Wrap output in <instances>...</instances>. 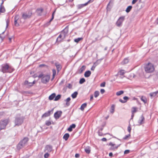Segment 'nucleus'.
Instances as JSON below:
<instances>
[{
	"label": "nucleus",
	"mask_w": 158,
	"mask_h": 158,
	"mask_svg": "<svg viewBox=\"0 0 158 158\" xmlns=\"http://www.w3.org/2000/svg\"><path fill=\"white\" fill-rule=\"evenodd\" d=\"M87 5V3H85V4H81L78 5V7L79 9H81L84 6Z\"/></svg>",
	"instance_id": "obj_26"
},
{
	"label": "nucleus",
	"mask_w": 158,
	"mask_h": 158,
	"mask_svg": "<svg viewBox=\"0 0 158 158\" xmlns=\"http://www.w3.org/2000/svg\"><path fill=\"white\" fill-rule=\"evenodd\" d=\"M52 112V110H49L46 112L42 115L41 118H43L49 116Z\"/></svg>",
	"instance_id": "obj_12"
},
{
	"label": "nucleus",
	"mask_w": 158,
	"mask_h": 158,
	"mask_svg": "<svg viewBox=\"0 0 158 158\" xmlns=\"http://www.w3.org/2000/svg\"><path fill=\"white\" fill-rule=\"evenodd\" d=\"M120 145H118L116 146L115 144H114L110 142L109 144V146H110L111 147L109 148V150L111 151H115L117 149L118 147Z\"/></svg>",
	"instance_id": "obj_9"
},
{
	"label": "nucleus",
	"mask_w": 158,
	"mask_h": 158,
	"mask_svg": "<svg viewBox=\"0 0 158 158\" xmlns=\"http://www.w3.org/2000/svg\"><path fill=\"white\" fill-rule=\"evenodd\" d=\"M9 20H6V27H7L8 26V25H9Z\"/></svg>",
	"instance_id": "obj_59"
},
{
	"label": "nucleus",
	"mask_w": 158,
	"mask_h": 158,
	"mask_svg": "<svg viewBox=\"0 0 158 158\" xmlns=\"http://www.w3.org/2000/svg\"><path fill=\"white\" fill-rule=\"evenodd\" d=\"M138 0H133L132 3L133 4H135Z\"/></svg>",
	"instance_id": "obj_58"
},
{
	"label": "nucleus",
	"mask_w": 158,
	"mask_h": 158,
	"mask_svg": "<svg viewBox=\"0 0 158 158\" xmlns=\"http://www.w3.org/2000/svg\"><path fill=\"white\" fill-rule=\"evenodd\" d=\"M125 16H122L118 18L116 23L117 26L120 27L122 26L123 23L125 19Z\"/></svg>",
	"instance_id": "obj_8"
},
{
	"label": "nucleus",
	"mask_w": 158,
	"mask_h": 158,
	"mask_svg": "<svg viewBox=\"0 0 158 158\" xmlns=\"http://www.w3.org/2000/svg\"><path fill=\"white\" fill-rule=\"evenodd\" d=\"M1 68L0 71L3 73H11L14 70V68L7 63L2 64Z\"/></svg>",
	"instance_id": "obj_1"
},
{
	"label": "nucleus",
	"mask_w": 158,
	"mask_h": 158,
	"mask_svg": "<svg viewBox=\"0 0 158 158\" xmlns=\"http://www.w3.org/2000/svg\"><path fill=\"white\" fill-rule=\"evenodd\" d=\"M45 149L48 152H50L52 150V146L50 145H47L45 147Z\"/></svg>",
	"instance_id": "obj_15"
},
{
	"label": "nucleus",
	"mask_w": 158,
	"mask_h": 158,
	"mask_svg": "<svg viewBox=\"0 0 158 158\" xmlns=\"http://www.w3.org/2000/svg\"><path fill=\"white\" fill-rule=\"evenodd\" d=\"M23 118L20 114L17 115L15 117L14 121L15 126H19L22 124L23 122Z\"/></svg>",
	"instance_id": "obj_4"
},
{
	"label": "nucleus",
	"mask_w": 158,
	"mask_h": 158,
	"mask_svg": "<svg viewBox=\"0 0 158 158\" xmlns=\"http://www.w3.org/2000/svg\"><path fill=\"white\" fill-rule=\"evenodd\" d=\"M94 1V0H89L86 3H87V5H88L89 3L93 2Z\"/></svg>",
	"instance_id": "obj_57"
},
{
	"label": "nucleus",
	"mask_w": 158,
	"mask_h": 158,
	"mask_svg": "<svg viewBox=\"0 0 158 158\" xmlns=\"http://www.w3.org/2000/svg\"><path fill=\"white\" fill-rule=\"evenodd\" d=\"M144 118L143 115H142L138 121V123L139 125H141L144 123Z\"/></svg>",
	"instance_id": "obj_13"
},
{
	"label": "nucleus",
	"mask_w": 158,
	"mask_h": 158,
	"mask_svg": "<svg viewBox=\"0 0 158 158\" xmlns=\"http://www.w3.org/2000/svg\"><path fill=\"white\" fill-rule=\"evenodd\" d=\"M79 155L78 154H76L75 155V157L76 158L79 157Z\"/></svg>",
	"instance_id": "obj_62"
},
{
	"label": "nucleus",
	"mask_w": 158,
	"mask_h": 158,
	"mask_svg": "<svg viewBox=\"0 0 158 158\" xmlns=\"http://www.w3.org/2000/svg\"><path fill=\"white\" fill-rule=\"evenodd\" d=\"M105 82H103L102 83H101L100 84V86L101 87H104L105 86Z\"/></svg>",
	"instance_id": "obj_49"
},
{
	"label": "nucleus",
	"mask_w": 158,
	"mask_h": 158,
	"mask_svg": "<svg viewBox=\"0 0 158 158\" xmlns=\"http://www.w3.org/2000/svg\"><path fill=\"white\" fill-rule=\"evenodd\" d=\"M104 59L103 58H101L100 59H99V60H97V61L94 63V64H96V65L97 66L98 64V62H101V61Z\"/></svg>",
	"instance_id": "obj_42"
},
{
	"label": "nucleus",
	"mask_w": 158,
	"mask_h": 158,
	"mask_svg": "<svg viewBox=\"0 0 158 158\" xmlns=\"http://www.w3.org/2000/svg\"><path fill=\"white\" fill-rule=\"evenodd\" d=\"M4 1L3 0H0V2H1L0 6V13H4L5 11V9L3 5Z\"/></svg>",
	"instance_id": "obj_10"
},
{
	"label": "nucleus",
	"mask_w": 158,
	"mask_h": 158,
	"mask_svg": "<svg viewBox=\"0 0 158 158\" xmlns=\"http://www.w3.org/2000/svg\"><path fill=\"white\" fill-rule=\"evenodd\" d=\"M144 69L146 73H151L153 72L154 67L153 64L149 62L145 65Z\"/></svg>",
	"instance_id": "obj_3"
},
{
	"label": "nucleus",
	"mask_w": 158,
	"mask_h": 158,
	"mask_svg": "<svg viewBox=\"0 0 158 158\" xmlns=\"http://www.w3.org/2000/svg\"><path fill=\"white\" fill-rule=\"evenodd\" d=\"M52 73H53V74H52V77H53V78H52V79H53L54 77H55L56 75V70L55 69H53L52 70Z\"/></svg>",
	"instance_id": "obj_38"
},
{
	"label": "nucleus",
	"mask_w": 158,
	"mask_h": 158,
	"mask_svg": "<svg viewBox=\"0 0 158 158\" xmlns=\"http://www.w3.org/2000/svg\"><path fill=\"white\" fill-rule=\"evenodd\" d=\"M130 136V133L127 135H126L123 138L124 139H126L128 138L129 136Z\"/></svg>",
	"instance_id": "obj_48"
},
{
	"label": "nucleus",
	"mask_w": 158,
	"mask_h": 158,
	"mask_svg": "<svg viewBox=\"0 0 158 158\" xmlns=\"http://www.w3.org/2000/svg\"><path fill=\"white\" fill-rule=\"evenodd\" d=\"M132 8V6H129L127 7V9L126 10V11L127 13L129 12Z\"/></svg>",
	"instance_id": "obj_33"
},
{
	"label": "nucleus",
	"mask_w": 158,
	"mask_h": 158,
	"mask_svg": "<svg viewBox=\"0 0 158 158\" xmlns=\"http://www.w3.org/2000/svg\"><path fill=\"white\" fill-rule=\"evenodd\" d=\"M61 95L58 94L57 96H56L54 99V101H57L58 100L61 98Z\"/></svg>",
	"instance_id": "obj_34"
},
{
	"label": "nucleus",
	"mask_w": 158,
	"mask_h": 158,
	"mask_svg": "<svg viewBox=\"0 0 158 158\" xmlns=\"http://www.w3.org/2000/svg\"><path fill=\"white\" fill-rule=\"evenodd\" d=\"M141 100L143 101L144 103H147V99L145 97L142 96L141 98Z\"/></svg>",
	"instance_id": "obj_37"
},
{
	"label": "nucleus",
	"mask_w": 158,
	"mask_h": 158,
	"mask_svg": "<svg viewBox=\"0 0 158 158\" xmlns=\"http://www.w3.org/2000/svg\"><path fill=\"white\" fill-rule=\"evenodd\" d=\"M85 81V79L84 78H82L80 79L79 81V83L82 84Z\"/></svg>",
	"instance_id": "obj_40"
},
{
	"label": "nucleus",
	"mask_w": 158,
	"mask_h": 158,
	"mask_svg": "<svg viewBox=\"0 0 158 158\" xmlns=\"http://www.w3.org/2000/svg\"><path fill=\"white\" fill-rule=\"evenodd\" d=\"M82 38H77L76 39L74 40V41L75 42L78 43L80 40H82Z\"/></svg>",
	"instance_id": "obj_41"
},
{
	"label": "nucleus",
	"mask_w": 158,
	"mask_h": 158,
	"mask_svg": "<svg viewBox=\"0 0 158 158\" xmlns=\"http://www.w3.org/2000/svg\"><path fill=\"white\" fill-rule=\"evenodd\" d=\"M68 87L69 89H71L72 87V85L70 84H69Z\"/></svg>",
	"instance_id": "obj_55"
},
{
	"label": "nucleus",
	"mask_w": 158,
	"mask_h": 158,
	"mask_svg": "<svg viewBox=\"0 0 158 158\" xmlns=\"http://www.w3.org/2000/svg\"><path fill=\"white\" fill-rule=\"evenodd\" d=\"M71 100V98L70 97H69L65 99L64 101L66 102V105L67 106H69L70 105L69 101Z\"/></svg>",
	"instance_id": "obj_23"
},
{
	"label": "nucleus",
	"mask_w": 158,
	"mask_h": 158,
	"mask_svg": "<svg viewBox=\"0 0 158 158\" xmlns=\"http://www.w3.org/2000/svg\"><path fill=\"white\" fill-rule=\"evenodd\" d=\"M98 134L99 135V136H102L103 134L102 132H101L99 131L98 132Z\"/></svg>",
	"instance_id": "obj_54"
},
{
	"label": "nucleus",
	"mask_w": 158,
	"mask_h": 158,
	"mask_svg": "<svg viewBox=\"0 0 158 158\" xmlns=\"http://www.w3.org/2000/svg\"><path fill=\"white\" fill-rule=\"evenodd\" d=\"M95 68L94 67L92 66V67L91 68V69L92 70L94 71L95 69Z\"/></svg>",
	"instance_id": "obj_64"
},
{
	"label": "nucleus",
	"mask_w": 158,
	"mask_h": 158,
	"mask_svg": "<svg viewBox=\"0 0 158 158\" xmlns=\"http://www.w3.org/2000/svg\"><path fill=\"white\" fill-rule=\"evenodd\" d=\"M100 92L102 94H103L105 92V90L104 89H101L100 90Z\"/></svg>",
	"instance_id": "obj_56"
},
{
	"label": "nucleus",
	"mask_w": 158,
	"mask_h": 158,
	"mask_svg": "<svg viewBox=\"0 0 158 158\" xmlns=\"http://www.w3.org/2000/svg\"><path fill=\"white\" fill-rule=\"evenodd\" d=\"M94 96L95 98L97 97L99 94V92L98 91H96L94 92Z\"/></svg>",
	"instance_id": "obj_35"
},
{
	"label": "nucleus",
	"mask_w": 158,
	"mask_h": 158,
	"mask_svg": "<svg viewBox=\"0 0 158 158\" xmlns=\"http://www.w3.org/2000/svg\"><path fill=\"white\" fill-rule=\"evenodd\" d=\"M130 152V151L129 150H126L124 152V154H128Z\"/></svg>",
	"instance_id": "obj_50"
},
{
	"label": "nucleus",
	"mask_w": 158,
	"mask_h": 158,
	"mask_svg": "<svg viewBox=\"0 0 158 158\" xmlns=\"http://www.w3.org/2000/svg\"><path fill=\"white\" fill-rule=\"evenodd\" d=\"M124 70H121L118 72V73L120 75H123L125 73Z\"/></svg>",
	"instance_id": "obj_39"
},
{
	"label": "nucleus",
	"mask_w": 158,
	"mask_h": 158,
	"mask_svg": "<svg viewBox=\"0 0 158 158\" xmlns=\"http://www.w3.org/2000/svg\"><path fill=\"white\" fill-rule=\"evenodd\" d=\"M69 135L68 133H66L65 134L63 137V138L64 139H65V140L66 141L68 140L69 138Z\"/></svg>",
	"instance_id": "obj_24"
},
{
	"label": "nucleus",
	"mask_w": 158,
	"mask_h": 158,
	"mask_svg": "<svg viewBox=\"0 0 158 158\" xmlns=\"http://www.w3.org/2000/svg\"><path fill=\"white\" fill-rule=\"evenodd\" d=\"M68 32V28H65L61 32H63L64 34H66V35H67Z\"/></svg>",
	"instance_id": "obj_31"
},
{
	"label": "nucleus",
	"mask_w": 158,
	"mask_h": 158,
	"mask_svg": "<svg viewBox=\"0 0 158 158\" xmlns=\"http://www.w3.org/2000/svg\"><path fill=\"white\" fill-rule=\"evenodd\" d=\"M18 15L15 16L14 18V24L17 27L18 26H19V23L17 22V21L18 20Z\"/></svg>",
	"instance_id": "obj_16"
},
{
	"label": "nucleus",
	"mask_w": 158,
	"mask_h": 158,
	"mask_svg": "<svg viewBox=\"0 0 158 158\" xmlns=\"http://www.w3.org/2000/svg\"><path fill=\"white\" fill-rule=\"evenodd\" d=\"M158 94V91H156L155 92L150 93L149 95L152 98L156 97Z\"/></svg>",
	"instance_id": "obj_17"
},
{
	"label": "nucleus",
	"mask_w": 158,
	"mask_h": 158,
	"mask_svg": "<svg viewBox=\"0 0 158 158\" xmlns=\"http://www.w3.org/2000/svg\"><path fill=\"white\" fill-rule=\"evenodd\" d=\"M60 34L61 35V36L62 37V38H63L64 39L65 38V37L67 36V35L65 34H64L63 32H61Z\"/></svg>",
	"instance_id": "obj_45"
},
{
	"label": "nucleus",
	"mask_w": 158,
	"mask_h": 158,
	"mask_svg": "<svg viewBox=\"0 0 158 158\" xmlns=\"http://www.w3.org/2000/svg\"><path fill=\"white\" fill-rule=\"evenodd\" d=\"M64 39L63 38H62L61 35L60 34L56 39V41L60 42L62 41Z\"/></svg>",
	"instance_id": "obj_21"
},
{
	"label": "nucleus",
	"mask_w": 158,
	"mask_h": 158,
	"mask_svg": "<svg viewBox=\"0 0 158 158\" xmlns=\"http://www.w3.org/2000/svg\"><path fill=\"white\" fill-rule=\"evenodd\" d=\"M129 62L128 59L127 58H125L124 60L122 61V64H124L127 63Z\"/></svg>",
	"instance_id": "obj_29"
},
{
	"label": "nucleus",
	"mask_w": 158,
	"mask_h": 158,
	"mask_svg": "<svg viewBox=\"0 0 158 158\" xmlns=\"http://www.w3.org/2000/svg\"><path fill=\"white\" fill-rule=\"evenodd\" d=\"M62 112L61 111H57L54 114V118L56 119H58L61 116Z\"/></svg>",
	"instance_id": "obj_11"
},
{
	"label": "nucleus",
	"mask_w": 158,
	"mask_h": 158,
	"mask_svg": "<svg viewBox=\"0 0 158 158\" xmlns=\"http://www.w3.org/2000/svg\"><path fill=\"white\" fill-rule=\"evenodd\" d=\"M55 65L56 67L57 72L59 73V72L61 70L62 68L60 64L57 63H56L55 64Z\"/></svg>",
	"instance_id": "obj_14"
},
{
	"label": "nucleus",
	"mask_w": 158,
	"mask_h": 158,
	"mask_svg": "<svg viewBox=\"0 0 158 158\" xmlns=\"http://www.w3.org/2000/svg\"><path fill=\"white\" fill-rule=\"evenodd\" d=\"M101 140L103 141H106L107 139L105 138H103Z\"/></svg>",
	"instance_id": "obj_61"
},
{
	"label": "nucleus",
	"mask_w": 158,
	"mask_h": 158,
	"mask_svg": "<svg viewBox=\"0 0 158 158\" xmlns=\"http://www.w3.org/2000/svg\"><path fill=\"white\" fill-rule=\"evenodd\" d=\"M49 154L48 153H46L44 155V156L45 158H48L49 156Z\"/></svg>",
	"instance_id": "obj_46"
},
{
	"label": "nucleus",
	"mask_w": 158,
	"mask_h": 158,
	"mask_svg": "<svg viewBox=\"0 0 158 158\" xmlns=\"http://www.w3.org/2000/svg\"><path fill=\"white\" fill-rule=\"evenodd\" d=\"M45 124L48 126H50L51 124V122L47 120Z\"/></svg>",
	"instance_id": "obj_43"
},
{
	"label": "nucleus",
	"mask_w": 158,
	"mask_h": 158,
	"mask_svg": "<svg viewBox=\"0 0 158 158\" xmlns=\"http://www.w3.org/2000/svg\"><path fill=\"white\" fill-rule=\"evenodd\" d=\"M127 130L129 133H130L131 130V125L130 124H129V126L128 127Z\"/></svg>",
	"instance_id": "obj_44"
},
{
	"label": "nucleus",
	"mask_w": 158,
	"mask_h": 158,
	"mask_svg": "<svg viewBox=\"0 0 158 158\" xmlns=\"http://www.w3.org/2000/svg\"><path fill=\"white\" fill-rule=\"evenodd\" d=\"M132 108L133 109V110L132 111V114H133L136 111V108L135 107H133Z\"/></svg>",
	"instance_id": "obj_47"
},
{
	"label": "nucleus",
	"mask_w": 158,
	"mask_h": 158,
	"mask_svg": "<svg viewBox=\"0 0 158 158\" xmlns=\"http://www.w3.org/2000/svg\"><path fill=\"white\" fill-rule=\"evenodd\" d=\"M114 105H112L111 107V109L110 110V113L112 114H113L114 113Z\"/></svg>",
	"instance_id": "obj_30"
},
{
	"label": "nucleus",
	"mask_w": 158,
	"mask_h": 158,
	"mask_svg": "<svg viewBox=\"0 0 158 158\" xmlns=\"http://www.w3.org/2000/svg\"><path fill=\"white\" fill-rule=\"evenodd\" d=\"M93 99V95L92 94L90 95V100L92 101Z\"/></svg>",
	"instance_id": "obj_60"
},
{
	"label": "nucleus",
	"mask_w": 158,
	"mask_h": 158,
	"mask_svg": "<svg viewBox=\"0 0 158 158\" xmlns=\"http://www.w3.org/2000/svg\"><path fill=\"white\" fill-rule=\"evenodd\" d=\"M28 141V139L27 137L24 138L18 144L17 146L18 149H20L25 146L27 144Z\"/></svg>",
	"instance_id": "obj_5"
},
{
	"label": "nucleus",
	"mask_w": 158,
	"mask_h": 158,
	"mask_svg": "<svg viewBox=\"0 0 158 158\" xmlns=\"http://www.w3.org/2000/svg\"><path fill=\"white\" fill-rule=\"evenodd\" d=\"M76 127V125L74 124H73L70 125L68 129V131L71 132L72 131L73 128H74Z\"/></svg>",
	"instance_id": "obj_19"
},
{
	"label": "nucleus",
	"mask_w": 158,
	"mask_h": 158,
	"mask_svg": "<svg viewBox=\"0 0 158 158\" xmlns=\"http://www.w3.org/2000/svg\"><path fill=\"white\" fill-rule=\"evenodd\" d=\"M77 91H75L74 92L73 94H72L71 95V96L73 98H75L77 97Z\"/></svg>",
	"instance_id": "obj_28"
},
{
	"label": "nucleus",
	"mask_w": 158,
	"mask_h": 158,
	"mask_svg": "<svg viewBox=\"0 0 158 158\" xmlns=\"http://www.w3.org/2000/svg\"><path fill=\"white\" fill-rule=\"evenodd\" d=\"M9 120L8 119H6L0 121V131L5 129L6 126L8 123Z\"/></svg>",
	"instance_id": "obj_7"
},
{
	"label": "nucleus",
	"mask_w": 158,
	"mask_h": 158,
	"mask_svg": "<svg viewBox=\"0 0 158 158\" xmlns=\"http://www.w3.org/2000/svg\"><path fill=\"white\" fill-rule=\"evenodd\" d=\"M56 97V94L53 93L49 97V99L50 100H52Z\"/></svg>",
	"instance_id": "obj_25"
},
{
	"label": "nucleus",
	"mask_w": 158,
	"mask_h": 158,
	"mask_svg": "<svg viewBox=\"0 0 158 158\" xmlns=\"http://www.w3.org/2000/svg\"><path fill=\"white\" fill-rule=\"evenodd\" d=\"M91 73V72L90 71H86L85 73L84 76L85 77H88L90 76Z\"/></svg>",
	"instance_id": "obj_22"
},
{
	"label": "nucleus",
	"mask_w": 158,
	"mask_h": 158,
	"mask_svg": "<svg viewBox=\"0 0 158 158\" xmlns=\"http://www.w3.org/2000/svg\"><path fill=\"white\" fill-rule=\"evenodd\" d=\"M39 78H41V81L44 84H46L48 82L50 79V76L48 75H44L41 73L38 76Z\"/></svg>",
	"instance_id": "obj_2"
},
{
	"label": "nucleus",
	"mask_w": 158,
	"mask_h": 158,
	"mask_svg": "<svg viewBox=\"0 0 158 158\" xmlns=\"http://www.w3.org/2000/svg\"><path fill=\"white\" fill-rule=\"evenodd\" d=\"M86 106H87V104L86 103H83L81 105V107H80V109L82 111H83L84 108L86 107Z\"/></svg>",
	"instance_id": "obj_27"
},
{
	"label": "nucleus",
	"mask_w": 158,
	"mask_h": 158,
	"mask_svg": "<svg viewBox=\"0 0 158 158\" xmlns=\"http://www.w3.org/2000/svg\"><path fill=\"white\" fill-rule=\"evenodd\" d=\"M113 154L112 152H110L109 154V156L110 157H112L113 156Z\"/></svg>",
	"instance_id": "obj_63"
},
{
	"label": "nucleus",
	"mask_w": 158,
	"mask_h": 158,
	"mask_svg": "<svg viewBox=\"0 0 158 158\" xmlns=\"http://www.w3.org/2000/svg\"><path fill=\"white\" fill-rule=\"evenodd\" d=\"M124 93V91L123 90H120L119 91H118L116 92V95L117 96H119L122 94H123Z\"/></svg>",
	"instance_id": "obj_36"
},
{
	"label": "nucleus",
	"mask_w": 158,
	"mask_h": 158,
	"mask_svg": "<svg viewBox=\"0 0 158 158\" xmlns=\"http://www.w3.org/2000/svg\"><path fill=\"white\" fill-rule=\"evenodd\" d=\"M123 98L124 100V101H127V100L129 99V98L127 96H125Z\"/></svg>",
	"instance_id": "obj_52"
},
{
	"label": "nucleus",
	"mask_w": 158,
	"mask_h": 158,
	"mask_svg": "<svg viewBox=\"0 0 158 158\" xmlns=\"http://www.w3.org/2000/svg\"><path fill=\"white\" fill-rule=\"evenodd\" d=\"M43 11V9L42 8L38 9L36 10V12L39 15H41Z\"/></svg>",
	"instance_id": "obj_20"
},
{
	"label": "nucleus",
	"mask_w": 158,
	"mask_h": 158,
	"mask_svg": "<svg viewBox=\"0 0 158 158\" xmlns=\"http://www.w3.org/2000/svg\"><path fill=\"white\" fill-rule=\"evenodd\" d=\"M85 152L87 154L90 153V150L89 147H87L85 149Z\"/></svg>",
	"instance_id": "obj_32"
},
{
	"label": "nucleus",
	"mask_w": 158,
	"mask_h": 158,
	"mask_svg": "<svg viewBox=\"0 0 158 158\" xmlns=\"http://www.w3.org/2000/svg\"><path fill=\"white\" fill-rule=\"evenodd\" d=\"M119 101L120 102H122V103H125L126 102V101H125L123 100L122 99H120L119 100Z\"/></svg>",
	"instance_id": "obj_53"
},
{
	"label": "nucleus",
	"mask_w": 158,
	"mask_h": 158,
	"mask_svg": "<svg viewBox=\"0 0 158 158\" xmlns=\"http://www.w3.org/2000/svg\"><path fill=\"white\" fill-rule=\"evenodd\" d=\"M32 15L31 11H29L22 13V19H26L30 18Z\"/></svg>",
	"instance_id": "obj_6"
},
{
	"label": "nucleus",
	"mask_w": 158,
	"mask_h": 158,
	"mask_svg": "<svg viewBox=\"0 0 158 158\" xmlns=\"http://www.w3.org/2000/svg\"><path fill=\"white\" fill-rule=\"evenodd\" d=\"M86 68V66L85 65L82 66L78 70V73L80 74L83 71H84Z\"/></svg>",
	"instance_id": "obj_18"
},
{
	"label": "nucleus",
	"mask_w": 158,
	"mask_h": 158,
	"mask_svg": "<svg viewBox=\"0 0 158 158\" xmlns=\"http://www.w3.org/2000/svg\"><path fill=\"white\" fill-rule=\"evenodd\" d=\"M55 11H54L52 13V18L50 19L49 21V22H50L52 21L53 20V19H54V13Z\"/></svg>",
	"instance_id": "obj_51"
}]
</instances>
